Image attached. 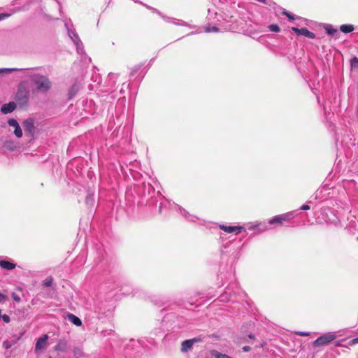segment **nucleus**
Instances as JSON below:
<instances>
[{"mask_svg":"<svg viewBox=\"0 0 358 358\" xmlns=\"http://www.w3.org/2000/svg\"><path fill=\"white\" fill-rule=\"evenodd\" d=\"M230 294L226 292L220 296V300L221 301H230Z\"/></svg>","mask_w":358,"mask_h":358,"instance_id":"5701e85b","label":"nucleus"},{"mask_svg":"<svg viewBox=\"0 0 358 358\" xmlns=\"http://www.w3.org/2000/svg\"><path fill=\"white\" fill-rule=\"evenodd\" d=\"M1 319L5 322V323H9L10 322V318L9 315L4 314L1 315Z\"/></svg>","mask_w":358,"mask_h":358,"instance_id":"cd10ccee","label":"nucleus"},{"mask_svg":"<svg viewBox=\"0 0 358 358\" xmlns=\"http://www.w3.org/2000/svg\"><path fill=\"white\" fill-rule=\"evenodd\" d=\"M336 346H341V341H338L335 343Z\"/></svg>","mask_w":358,"mask_h":358,"instance_id":"58836bf2","label":"nucleus"},{"mask_svg":"<svg viewBox=\"0 0 358 358\" xmlns=\"http://www.w3.org/2000/svg\"><path fill=\"white\" fill-rule=\"evenodd\" d=\"M282 14L286 15L289 20H294L295 19V17H294V16L293 15H292L290 13H289L288 11H287L285 9L282 11Z\"/></svg>","mask_w":358,"mask_h":358,"instance_id":"c85d7f7f","label":"nucleus"},{"mask_svg":"<svg viewBox=\"0 0 358 358\" xmlns=\"http://www.w3.org/2000/svg\"><path fill=\"white\" fill-rule=\"evenodd\" d=\"M66 27H67L68 35L70 37V38L72 40L73 42H76V41L80 40V38H79L78 34L76 32L75 30L70 29L67 27L66 24Z\"/></svg>","mask_w":358,"mask_h":358,"instance_id":"dca6fc26","label":"nucleus"},{"mask_svg":"<svg viewBox=\"0 0 358 358\" xmlns=\"http://www.w3.org/2000/svg\"><path fill=\"white\" fill-rule=\"evenodd\" d=\"M309 209H310V206L308 205H303L301 207V210H308Z\"/></svg>","mask_w":358,"mask_h":358,"instance_id":"f704fd0d","label":"nucleus"},{"mask_svg":"<svg viewBox=\"0 0 358 358\" xmlns=\"http://www.w3.org/2000/svg\"><path fill=\"white\" fill-rule=\"evenodd\" d=\"M0 266L2 268H4L6 270H13L15 268L16 265L10 262L5 261V260H1L0 261Z\"/></svg>","mask_w":358,"mask_h":358,"instance_id":"2eb2a0df","label":"nucleus"},{"mask_svg":"<svg viewBox=\"0 0 358 358\" xmlns=\"http://www.w3.org/2000/svg\"><path fill=\"white\" fill-rule=\"evenodd\" d=\"M8 124L10 127H14V134L17 138H21L22 136V129L15 119L10 118L8 120Z\"/></svg>","mask_w":358,"mask_h":358,"instance_id":"6e6552de","label":"nucleus"},{"mask_svg":"<svg viewBox=\"0 0 358 358\" xmlns=\"http://www.w3.org/2000/svg\"><path fill=\"white\" fill-rule=\"evenodd\" d=\"M143 5H144L145 6H146V8H148V9H150V10H152L153 12H155V13H157V14H158V15H162V13H161L159 10H157V9H155V8L150 7V6H146V5H145V4H143Z\"/></svg>","mask_w":358,"mask_h":358,"instance_id":"c756f323","label":"nucleus"},{"mask_svg":"<svg viewBox=\"0 0 358 358\" xmlns=\"http://www.w3.org/2000/svg\"><path fill=\"white\" fill-rule=\"evenodd\" d=\"M8 16H10L9 14L1 13L0 14V20H3L4 18L8 17Z\"/></svg>","mask_w":358,"mask_h":358,"instance_id":"72a5a7b5","label":"nucleus"},{"mask_svg":"<svg viewBox=\"0 0 358 358\" xmlns=\"http://www.w3.org/2000/svg\"><path fill=\"white\" fill-rule=\"evenodd\" d=\"M293 217L292 213H288L282 215H279L273 217L268 221L270 224H273L275 223L281 224L283 222L289 221Z\"/></svg>","mask_w":358,"mask_h":358,"instance_id":"39448f33","label":"nucleus"},{"mask_svg":"<svg viewBox=\"0 0 358 358\" xmlns=\"http://www.w3.org/2000/svg\"><path fill=\"white\" fill-rule=\"evenodd\" d=\"M251 350V348L250 346L245 345L243 347V350L244 352H249Z\"/></svg>","mask_w":358,"mask_h":358,"instance_id":"c9c22d12","label":"nucleus"},{"mask_svg":"<svg viewBox=\"0 0 358 358\" xmlns=\"http://www.w3.org/2000/svg\"><path fill=\"white\" fill-rule=\"evenodd\" d=\"M66 318L77 327H80L82 325L81 320L78 317L76 316L72 313H68L66 315Z\"/></svg>","mask_w":358,"mask_h":358,"instance_id":"ddd939ff","label":"nucleus"},{"mask_svg":"<svg viewBox=\"0 0 358 358\" xmlns=\"http://www.w3.org/2000/svg\"><path fill=\"white\" fill-rule=\"evenodd\" d=\"M117 78V76L115 73H109L108 76L107 82L108 83V85L111 87L110 90H106L103 92H113V88L116 83V80Z\"/></svg>","mask_w":358,"mask_h":358,"instance_id":"f8f14e48","label":"nucleus"},{"mask_svg":"<svg viewBox=\"0 0 358 358\" xmlns=\"http://www.w3.org/2000/svg\"><path fill=\"white\" fill-rule=\"evenodd\" d=\"M29 96V92L26 88L20 87L16 94V100L20 105H25Z\"/></svg>","mask_w":358,"mask_h":358,"instance_id":"20e7f679","label":"nucleus"},{"mask_svg":"<svg viewBox=\"0 0 358 358\" xmlns=\"http://www.w3.org/2000/svg\"><path fill=\"white\" fill-rule=\"evenodd\" d=\"M340 30L345 34L350 33L354 30V26L352 24H342L340 27Z\"/></svg>","mask_w":358,"mask_h":358,"instance_id":"a211bd4d","label":"nucleus"},{"mask_svg":"<svg viewBox=\"0 0 358 358\" xmlns=\"http://www.w3.org/2000/svg\"><path fill=\"white\" fill-rule=\"evenodd\" d=\"M52 282H53V278L52 276H48L44 280H43V285L45 287H50L52 284Z\"/></svg>","mask_w":358,"mask_h":358,"instance_id":"4be33fe9","label":"nucleus"},{"mask_svg":"<svg viewBox=\"0 0 358 358\" xmlns=\"http://www.w3.org/2000/svg\"><path fill=\"white\" fill-rule=\"evenodd\" d=\"M336 338L335 332H328L322 334L314 341L313 345L314 347L325 345Z\"/></svg>","mask_w":358,"mask_h":358,"instance_id":"f03ea898","label":"nucleus"},{"mask_svg":"<svg viewBox=\"0 0 358 358\" xmlns=\"http://www.w3.org/2000/svg\"><path fill=\"white\" fill-rule=\"evenodd\" d=\"M352 68L358 69V59L357 57H353L350 61Z\"/></svg>","mask_w":358,"mask_h":358,"instance_id":"a878e982","label":"nucleus"},{"mask_svg":"<svg viewBox=\"0 0 358 358\" xmlns=\"http://www.w3.org/2000/svg\"><path fill=\"white\" fill-rule=\"evenodd\" d=\"M296 334L299 336H308L309 334V333L303 331H297Z\"/></svg>","mask_w":358,"mask_h":358,"instance_id":"473e14b6","label":"nucleus"},{"mask_svg":"<svg viewBox=\"0 0 358 358\" xmlns=\"http://www.w3.org/2000/svg\"><path fill=\"white\" fill-rule=\"evenodd\" d=\"M210 354L213 357H214L215 358H232L231 357L226 355V354H222L220 352H218L217 350H213L210 351Z\"/></svg>","mask_w":358,"mask_h":358,"instance_id":"6ab92c4d","label":"nucleus"},{"mask_svg":"<svg viewBox=\"0 0 358 358\" xmlns=\"http://www.w3.org/2000/svg\"><path fill=\"white\" fill-rule=\"evenodd\" d=\"M357 240H358V236H357Z\"/></svg>","mask_w":358,"mask_h":358,"instance_id":"de8ad7c7","label":"nucleus"},{"mask_svg":"<svg viewBox=\"0 0 358 358\" xmlns=\"http://www.w3.org/2000/svg\"><path fill=\"white\" fill-rule=\"evenodd\" d=\"M355 338V341H356V343H358V337Z\"/></svg>","mask_w":358,"mask_h":358,"instance_id":"37998d69","label":"nucleus"},{"mask_svg":"<svg viewBox=\"0 0 358 358\" xmlns=\"http://www.w3.org/2000/svg\"><path fill=\"white\" fill-rule=\"evenodd\" d=\"M16 108V104L14 102H9L8 103L3 104L1 107V112L3 114L10 113Z\"/></svg>","mask_w":358,"mask_h":358,"instance_id":"9b49d317","label":"nucleus"},{"mask_svg":"<svg viewBox=\"0 0 358 358\" xmlns=\"http://www.w3.org/2000/svg\"><path fill=\"white\" fill-rule=\"evenodd\" d=\"M143 196L146 197L147 196H150L152 194H155V189L150 184H143Z\"/></svg>","mask_w":358,"mask_h":358,"instance_id":"4468645a","label":"nucleus"},{"mask_svg":"<svg viewBox=\"0 0 358 358\" xmlns=\"http://www.w3.org/2000/svg\"><path fill=\"white\" fill-rule=\"evenodd\" d=\"M268 29L270 31H273V32H279L280 31V27L278 24H270L268 26Z\"/></svg>","mask_w":358,"mask_h":358,"instance_id":"b1692460","label":"nucleus"},{"mask_svg":"<svg viewBox=\"0 0 358 358\" xmlns=\"http://www.w3.org/2000/svg\"><path fill=\"white\" fill-rule=\"evenodd\" d=\"M48 336L47 334H43L41 336L36 343L35 345V352L36 353L39 352L41 350H44L48 346Z\"/></svg>","mask_w":358,"mask_h":358,"instance_id":"0eeeda50","label":"nucleus"},{"mask_svg":"<svg viewBox=\"0 0 358 358\" xmlns=\"http://www.w3.org/2000/svg\"><path fill=\"white\" fill-rule=\"evenodd\" d=\"M3 346L6 349H8L10 347V345L8 344L7 341L3 343Z\"/></svg>","mask_w":358,"mask_h":358,"instance_id":"4c0bfd02","label":"nucleus"},{"mask_svg":"<svg viewBox=\"0 0 358 358\" xmlns=\"http://www.w3.org/2000/svg\"><path fill=\"white\" fill-rule=\"evenodd\" d=\"M120 92L121 94H122V93L124 92L123 89H121V90H120Z\"/></svg>","mask_w":358,"mask_h":358,"instance_id":"a18cd8bd","label":"nucleus"},{"mask_svg":"<svg viewBox=\"0 0 358 358\" xmlns=\"http://www.w3.org/2000/svg\"><path fill=\"white\" fill-rule=\"evenodd\" d=\"M220 228L222 229L224 231L227 233H236L238 234L241 232V230L244 229L243 227L241 226H225L224 224L220 225Z\"/></svg>","mask_w":358,"mask_h":358,"instance_id":"9d476101","label":"nucleus"},{"mask_svg":"<svg viewBox=\"0 0 358 358\" xmlns=\"http://www.w3.org/2000/svg\"><path fill=\"white\" fill-rule=\"evenodd\" d=\"M355 341V338L350 340L348 343L349 345H354L357 344L356 341Z\"/></svg>","mask_w":358,"mask_h":358,"instance_id":"e433bc0d","label":"nucleus"},{"mask_svg":"<svg viewBox=\"0 0 358 358\" xmlns=\"http://www.w3.org/2000/svg\"><path fill=\"white\" fill-rule=\"evenodd\" d=\"M218 31V28L215 26L207 27L206 28V32H217Z\"/></svg>","mask_w":358,"mask_h":358,"instance_id":"bb28decb","label":"nucleus"},{"mask_svg":"<svg viewBox=\"0 0 358 358\" xmlns=\"http://www.w3.org/2000/svg\"><path fill=\"white\" fill-rule=\"evenodd\" d=\"M94 194L93 193H88L85 198V203L87 206H93L94 204Z\"/></svg>","mask_w":358,"mask_h":358,"instance_id":"412c9836","label":"nucleus"},{"mask_svg":"<svg viewBox=\"0 0 358 358\" xmlns=\"http://www.w3.org/2000/svg\"><path fill=\"white\" fill-rule=\"evenodd\" d=\"M74 355L76 358H85L83 351L78 348L74 350Z\"/></svg>","mask_w":358,"mask_h":358,"instance_id":"393cba45","label":"nucleus"},{"mask_svg":"<svg viewBox=\"0 0 358 358\" xmlns=\"http://www.w3.org/2000/svg\"><path fill=\"white\" fill-rule=\"evenodd\" d=\"M324 28L326 32L330 36H334V34H338V30L336 29H335L334 27H333V26L331 24H327L324 25Z\"/></svg>","mask_w":358,"mask_h":358,"instance_id":"f3484780","label":"nucleus"},{"mask_svg":"<svg viewBox=\"0 0 358 358\" xmlns=\"http://www.w3.org/2000/svg\"><path fill=\"white\" fill-rule=\"evenodd\" d=\"M6 295L0 293V302H4L6 299Z\"/></svg>","mask_w":358,"mask_h":358,"instance_id":"2f4dec72","label":"nucleus"},{"mask_svg":"<svg viewBox=\"0 0 358 358\" xmlns=\"http://www.w3.org/2000/svg\"><path fill=\"white\" fill-rule=\"evenodd\" d=\"M12 296H13V300L17 302H20L21 300L20 297L15 293L13 294Z\"/></svg>","mask_w":358,"mask_h":358,"instance_id":"7c9ffc66","label":"nucleus"},{"mask_svg":"<svg viewBox=\"0 0 358 358\" xmlns=\"http://www.w3.org/2000/svg\"><path fill=\"white\" fill-rule=\"evenodd\" d=\"M161 210H162V206H159V212H161Z\"/></svg>","mask_w":358,"mask_h":358,"instance_id":"49530a36","label":"nucleus"},{"mask_svg":"<svg viewBox=\"0 0 358 358\" xmlns=\"http://www.w3.org/2000/svg\"><path fill=\"white\" fill-rule=\"evenodd\" d=\"M22 126L25 132L29 133L31 136L34 134L35 131V127L34 124V120L31 118L25 120L22 122Z\"/></svg>","mask_w":358,"mask_h":358,"instance_id":"1a4fd4ad","label":"nucleus"},{"mask_svg":"<svg viewBox=\"0 0 358 358\" xmlns=\"http://www.w3.org/2000/svg\"><path fill=\"white\" fill-rule=\"evenodd\" d=\"M76 47V51L78 54H83L84 53V45L82 41L80 40L76 41V42H73Z\"/></svg>","mask_w":358,"mask_h":358,"instance_id":"aec40b11","label":"nucleus"},{"mask_svg":"<svg viewBox=\"0 0 358 358\" xmlns=\"http://www.w3.org/2000/svg\"><path fill=\"white\" fill-rule=\"evenodd\" d=\"M23 71V78H27L30 80L31 84L38 91L46 92L52 86L49 78L43 75L36 73V68L30 69H17V68H1L0 75L3 73H9L14 71Z\"/></svg>","mask_w":358,"mask_h":358,"instance_id":"f257e3e1","label":"nucleus"},{"mask_svg":"<svg viewBox=\"0 0 358 358\" xmlns=\"http://www.w3.org/2000/svg\"><path fill=\"white\" fill-rule=\"evenodd\" d=\"M203 339L201 337H196L192 339L185 340L182 342L181 351L182 352H187L192 349L193 345L197 343H201Z\"/></svg>","mask_w":358,"mask_h":358,"instance_id":"7ed1b4c3","label":"nucleus"},{"mask_svg":"<svg viewBox=\"0 0 358 358\" xmlns=\"http://www.w3.org/2000/svg\"><path fill=\"white\" fill-rule=\"evenodd\" d=\"M181 213H182L185 217H186V216H187V212H186V210H184V209L181 211Z\"/></svg>","mask_w":358,"mask_h":358,"instance_id":"ea45409f","label":"nucleus"},{"mask_svg":"<svg viewBox=\"0 0 358 358\" xmlns=\"http://www.w3.org/2000/svg\"><path fill=\"white\" fill-rule=\"evenodd\" d=\"M292 30L294 31V33L297 36H304L308 38L314 39L315 38L316 36L313 32L310 31L307 28H297L295 27H292Z\"/></svg>","mask_w":358,"mask_h":358,"instance_id":"423d86ee","label":"nucleus"},{"mask_svg":"<svg viewBox=\"0 0 358 358\" xmlns=\"http://www.w3.org/2000/svg\"><path fill=\"white\" fill-rule=\"evenodd\" d=\"M185 22H181V23H180L179 24H180V25H185Z\"/></svg>","mask_w":358,"mask_h":358,"instance_id":"c03bdc74","label":"nucleus"},{"mask_svg":"<svg viewBox=\"0 0 358 358\" xmlns=\"http://www.w3.org/2000/svg\"><path fill=\"white\" fill-rule=\"evenodd\" d=\"M55 349H56L57 350H60V348H59V345H57V346L55 347Z\"/></svg>","mask_w":358,"mask_h":358,"instance_id":"79ce46f5","label":"nucleus"},{"mask_svg":"<svg viewBox=\"0 0 358 358\" xmlns=\"http://www.w3.org/2000/svg\"><path fill=\"white\" fill-rule=\"evenodd\" d=\"M248 336H249L250 338H255V336L253 334H250Z\"/></svg>","mask_w":358,"mask_h":358,"instance_id":"a19ab883","label":"nucleus"}]
</instances>
